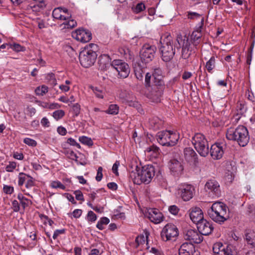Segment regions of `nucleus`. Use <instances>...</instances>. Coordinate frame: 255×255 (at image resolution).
Listing matches in <instances>:
<instances>
[{"label":"nucleus","mask_w":255,"mask_h":255,"mask_svg":"<svg viewBox=\"0 0 255 255\" xmlns=\"http://www.w3.org/2000/svg\"><path fill=\"white\" fill-rule=\"evenodd\" d=\"M129 72V67L127 63L120 60H115L113 61V73L117 74L119 78H127Z\"/></svg>","instance_id":"9d476101"},{"label":"nucleus","mask_w":255,"mask_h":255,"mask_svg":"<svg viewBox=\"0 0 255 255\" xmlns=\"http://www.w3.org/2000/svg\"><path fill=\"white\" fill-rule=\"evenodd\" d=\"M176 42L179 45V46H177V49H179L181 47L182 48V58L185 59L188 58L192 52L194 51V49L191 47V41L185 35H178L176 38Z\"/></svg>","instance_id":"1a4fd4ad"},{"label":"nucleus","mask_w":255,"mask_h":255,"mask_svg":"<svg viewBox=\"0 0 255 255\" xmlns=\"http://www.w3.org/2000/svg\"><path fill=\"white\" fill-rule=\"evenodd\" d=\"M215 66V58L214 56H212L209 61L206 62V67L209 72L214 68Z\"/></svg>","instance_id":"c9c22d12"},{"label":"nucleus","mask_w":255,"mask_h":255,"mask_svg":"<svg viewBox=\"0 0 255 255\" xmlns=\"http://www.w3.org/2000/svg\"><path fill=\"white\" fill-rule=\"evenodd\" d=\"M72 36L77 41L86 43L92 39V33L89 30L80 28L72 32Z\"/></svg>","instance_id":"4468645a"},{"label":"nucleus","mask_w":255,"mask_h":255,"mask_svg":"<svg viewBox=\"0 0 255 255\" xmlns=\"http://www.w3.org/2000/svg\"><path fill=\"white\" fill-rule=\"evenodd\" d=\"M245 239L248 245L252 248H255V232L248 230L245 234Z\"/></svg>","instance_id":"cd10ccee"},{"label":"nucleus","mask_w":255,"mask_h":255,"mask_svg":"<svg viewBox=\"0 0 255 255\" xmlns=\"http://www.w3.org/2000/svg\"><path fill=\"white\" fill-rule=\"evenodd\" d=\"M65 233V229L61 230H56L54 231V234L53 235V239L55 240L57 238V237L61 234H64Z\"/></svg>","instance_id":"0e129e2a"},{"label":"nucleus","mask_w":255,"mask_h":255,"mask_svg":"<svg viewBox=\"0 0 255 255\" xmlns=\"http://www.w3.org/2000/svg\"><path fill=\"white\" fill-rule=\"evenodd\" d=\"M48 88L47 86L42 85L41 87H37L35 90V92L37 95L43 96L48 92Z\"/></svg>","instance_id":"58836bf2"},{"label":"nucleus","mask_w":255,"mask_h":255,"mask_svg":"<svg viewBox=\"0 0 255 255\" xmlns=\"http://www.w3.org/2000/svg\"><path fill=\"white\" fill-rule=\"evenodd\" d=\"M135 75L136 77V78L139 80H141L142 79L143 77V72L142 70L140 69H136L134 71Z\"/></svg>","instance_id":"680f3d73"},{"label":"nucleus","mask_w":255,"mask_h":255,"mask_svg":"<svg viewBox=\"0 0 255 255\" xmlns=\"http://www.w3.org/2000/svg\"><path fill=\"white\" fill-rule=\"evenodd\" d=\"M224 145L216 143L213 144L210 148V155L214 159L221 158L224 154Z\"/></svg>","instance_id":"aec40b11"},{"label":"nucleus","mask_w":255,"mask_h":255,"mask_svg":"<svg viewBox=\"0 0 255 255\" xmlns=\"http://www.w3.org/2000/svg\"><path fill=\"white\" fill-rule=\"evenodd\" d=\"M3 190L4 193L6 194H11L14 191V188L12 186L10 185H4Z\"/></svg>","instance_id":"3c124183"},{"label":"nucleus","mask_w":255,"mask_h":255,"mask_svg":"<svg viewBox=\"0 0 255 255\" xmlns=\"http://www.w3.org/2000/svg\"><path fill=\"white\" fill-rule=\"evenodd\" d=\"M66 16H69V17L66 20H64V22L62 23L64 25L65 28H72L77 25L76 21L73 19H71V15L70 14H68Z\"/></svg>","instance_id":"2f4dec72"},{"label":"nucleus","mask_w":255,"mask_h":255,"mask_svg":"<svg viewBox=\"0 0 255 255\" xmlns=\"http://www.w3.org/2000/svg\"><path fill=\"white\" fill-rule=\"evenodd\" d=\"M160 43L161 46L160 50L162 59L164 61L168 62L173 58L176 52L175 48L177 46L175 45L172 36L168 33L161 36Z\"/></svg>","instance_id":"7ed1b4c3"},{"label":"nucleus","mask_w":255,"mask_h":255,"mask_svg":"<svg viewBox=\"0 0 255 255\" xmlns=\"http://www.w3.org/2000/svg\"><path fill=\"white\" fill-rule=\"evenodd\" d=\"M178 193L184 201H187L192 198L195 193V189L190 184H184L180 186Z\"/></svg>","instance_id":"dca6fc26"},{"label":"nucleus","mask_w":255,"mask_h":255,"mask_svg":"<svg viewBox=\"0 0 255 255\" xmlns=\"http://www.w3.org/2000/svg\"><path fill=\"white\" fill-rule=\"evenodd\" d=\"M72 111L74 113L76 116H77L80 112V106L78 104L76 103L73 105Z\"/></svg>","instance_id":"13d9d810"},{"label":"nucleus","mask_w":255,"mask_h":255,"mask_svg":"<svg viewBox=\"0 0 255 255\" xmlns=\"http://www.w3.org/2000/svg\"><path fill=\"white\" fill-rule=\"evenodd\" d=\"M146 216L151 222L156 224L161 223L163 219L162 214L155 208L149 209L146 213Z\"/></svg>","instance_id":"6ab92c4d"},{"label":"nucleus","mask_w":255,"mask_h":255,"mask_svg":"<svg viewBox=\"0 0 255 255\" xmlns=\"http://www.w3.org/2000/svg\"><path fill=\"white\" fill-rule=\"evenodd\" d=\"M148 235L146 233L145 236L144 235H140L138 236L135 239V242L137 244V246L140 245H143L145 244L146 249H148L149 247L148 246Z\"/></svg>","instance_id":"c756f323"},{"label":"nucleus","mask_w":255,"mask_h":255,"mask_svg":"<svg viewBox=\"0 0 255 255\" xmlns=\"http://www.w3.org/2000/svg\"><path fill=\"white\" fill-rule=\"evenodd\" d=\"M87 219L89 222H95L97 219V216L93 211H90L88 213Z\"/></svg>","instance_id":"09e8293b"},{"label":"nucleus","mask_w":255,"mask_h":255,"mask_svg":"<svg viewBox=\"0 0 255 255\" xmlns=\"http://www.w3.org/2000/svg\"><path fill=\"white\" fill-rule=\"evenodd\" d=\"M171 173L175 177H178L183 173V166L182 163L176 159H171L169 164Z\"/></svg>","instance_id":"a211bd4d"},{"label":"nucleus","mask_w":255,"mask_h":255,"mask_svg":"<svg viewBox=\"0 0 255 255\" xmlns=\"http://www.w3.org/2000/svg\"><path fill=\"white\" fill-rule=\"evenodd\" d=\"M131 169L129 170V178L137 185L142 183H149L155 175L154 168L152 165H145L140 170L135 164L131 166Z\"/></svg>","instance_id":"f257e3e1"},{"label":"nucleus","mask_w":255,"mask_h":255,"mask_svg":"<svg viewBox=\"0 0 255 255\" xmlns=\"http://www.w3.org/2000/svg\"><path fill=\"white\" fill-rule=\"evenodd\" d=\"M98 64L101 70L105 71L112 65L111 58L109 54H102L99 58Z\"/></svg>","instance_id":"5701e85b"},{"label":"nucleus","mask_w":255,"mask_h":255,"mask_svg":"<svg viewBox=\"0 0 255 255\" xmlns=\"http://www.w3.org/2000/svg\"><path fill=\"white\" fill-rule=\"evenodd\" d=\"M184 239L190 241V243L199 244L203 240V237L198 231L196 230H188L184 234Z\"/></svg>","instance_id":"f3484780"},{"label":"nucleus","mask_w":255,"mask_h":255,"mask_svg":"<svg viewBox=\"0 0 255 255\" xmlns=\"http://www.w3.org/2000/svg\"><path fill=\"white\" fill-rule=\"evenodd\" d=\"M179 234L176 226L172 224H168L162 229L160 235L163 241H175Z\"/></svg>","instance_id":"9b49d317"},{"label":"nucleus","mask_w":255,"mask_h":255,"mask_svg":"<svg viewBox=\"0 0 255 255\" xmlns=\"http://www.w3.org/2000/svg\"><path fill=\"white\" fill-rule=\"evenodd\" d=\"M16 163L15 162H9L8 165L5 167V170L7 172H12L16 168Z\"/></svg>","instance_id":"8fccbe9b"},{"label":"nucleus","mask_w":255,"mask_h":255,"mask_svg":"<svg viewBox=\"0 0 255 255\" xmlns=\"http://www.w3.org/2000/svg\"><path fill=\"white\" fill-rule=\"evenodd\" d=\"M164 88L163 80L153 82L151 86L146 88V96L153 102L157 103L160 100Z\"/></svg>","instance_id":"423d86ee"},{"label":"nucleus","mask_w":255,"mask_h":255,"mask_svg":"<svg viewBox=\"0 0 255 255\" xmlns=\"http://www.w3.org/2000/svg\"><path fill=\"white\" fill-rule=\"evenodd\" d=\"M74 194L75 195L76 199L79 201L84 200V196L82 192L80 190H76L74 191Z\"/></svg>","instance_id":"5fc2aeb1"},{"label":"nucleus","mask_w":255,"mask_h":255,"mask_svg":"<svg viewBox=\"0 0 255 255\" xmlns=\"http://www.w3.org/2000/svg\"><path fill=\"white\" fill-rule=\"evenodd\" d=\"M31 201L30 200L27 199L26 198L25 199H24L23 200L20 202V204H21L23 210H24V209L26 207H28L29 205L31 204Z\"/></svg>","instance_id":"bf43d9fd"},{"label":"nucleus","mask_w":255,"mask_h":255,"mask_svg":"<svg viewBox=\"0 0 255 255\" xmlns=\"http://www.w3.org/2000/svg\"><path fill=\"white\" fill-rule=\"evenodd\" d=\"M91 88L97 98L101 99H103L104 98L105 92L103 90L99 88L98 87L93 86H91Z\"/></svg>","instance_id":"f704fd0d"},{"label":"nucleus","mask_w":255,"mask_h":255,"mask_svg":"<svg viewBox=\"0 0 255 255\" xmlns=\"http://www.w3.org/2000/svg\"><path fill=\"white\" fill-rule=\"evenodd\" d=\"M126 218L125 214L121 211L114 210L113 213V220L121 219L124 220Z\"/></svg>","instance_id":"ea45409f"},{"label":"nucleus","mask_w":255,"mask_h":255,"mask_svg":"<svg viewBox=\"0 0 255 255\" xmlns=\"http://www.w3.org/2000/svg\"><path fill=\"white\" fill-rule=\"evenodd\" d=\"M235 170V169H228V172L225 175L226 179L228 182H231L233 180V172Z\"/></svg>","instance_id":"49530a36"},{"label":"nucleus","mask_w":255,"mask_h":255,"mask_svg":"<svg viewBox=\"0 0 255 255\" xmlns=\"http://www.w3.org/2000/svg\"><path fill=\"white\" fill-rule=\"evenodd\" d=\"M190 218L192 222L197 225L204 220L203 212L199 207L192 208L190 213Z\"/></svg>","instance_id":"393cba45"},{"label":"nucleus","mask_w":255,"mask_h":255,"mask_svg":"<svg viewBox=\"0 0 255 255\" xmlns=\"http://www.w3.org/2000/svg\"><path fill=\"white\" fill-rule=\"evenodd\" d=\"M158 142L163 146H172L177 143L179 135L170 130H163L156 135Z\"/></svg>","instance_id":"0eeeda50"},{"label":"nucleus","mask_w":255,"mask_h":255,"mask_svg":"<svg viewBox=\"0 0 255 255\" xmlns=\"http://www.w3.org/2000/svg\"><path fill=\"white\" fill-rule=\"evenodd\" d=\"M23 47L20 44L14 43L12 45V49L17 52L23 51Z\"/></svg>","instance_id":"338daca9"},{"label":"nucleus","mask_w":255,"mask_h":255,"mask_svg":"<svg viewBox=\"0 0 255 255\" xmlns=\"http://www.w3.org/2000/svg\"><path fill=\"white\" fill-rule=\"evenodd\" d=\"M64 115L65 112L62 110H57L53 113V117L56 120L62 118Z\"/></svg>","instance_id":"37998d69"},{"label":"nucleus","mask_w":255,"mask_h":255,"mask_svg":"<svg viewBox=\"0 0 255 255\" xmlns=\"http://www.w3.org/2000/svg\"><path fill=\"white\" fill-rule=\"evenodd\" d=\"M82 213V210L81 209H75L73 211L72 215L75 218H79Z\"/></svg>","instance_id":"69168bd1"},{"label":"nucleus","mask_w":255,"mask_h":255,"mask_svg":"<svg viewBox=\"0 0 255 255\" xmlns=\"http://www.w3.org/2000/svg\"><path fill=\"white\" fill-rule=\"evenodd\" d=\"M79 140L83 144L91 146L93 145V142L91 138H89L86 136H80L79 138Z\"/></svg>","instance_id":"a19ab883"},{"label":"nucleus","mask_w":255,"mask_h":255,"mask_svg":"<svg viewBox=\"0 0 255 255\" xmlns=\"http://www.w3.org/2000/svg\"><path fill=\"white\" fill-rule=\"evenodd\" d=\"M11 208L14 212H17L20 210V206L18 202L14 200L12 202Z\"/></svg>","instance_id":"864d4df0"},{"label":"nucleus","mask_w":255,"mask_h":255,"mask_svg":"<svg viewBox=\"0 0 255 255\" xmlns=\"http://www.w3.org/2000/svg\"><path fill=\"white\" fill-rule=\"evenodd\" d=\"M62 12V8L58 7L55 8L52 12V16L55 19H60V20H66L69 16H66V15H63L61 14Z\"/></svg>","instance_id":"7c9ffc66"},{"label":"nucleus","mask_w":255,"mask_h":255,"mask_svg":"<svg viewBox=\"0 0 255 255\" xmlns=\"http://www.w3.org/2000/svg\"><path fill=\"white\" fill-rule=\"evenodd\" d=\"M67 142L71 145L75 146L79 148H80V144L77 143L74 139L71 137L68 138Z\"/></svg>","instance_id":"e2e57ef3"},{"label":"nucleus","mask_w":255,"mask_h":255,"mask_svg":"<svg viewBox=\"0 0 255 255\" xmlns=\"http://www.w3.org/2000/svg\"><path fill=\"white\" fill-rule=\"evenodd\" d=\"M151 77V74L149 73H147L145 76V88L148 87L151 85L150 83V79Z\"/></svg>","instance_id":"6e6d98bb"},{"label":"nucleus","mask_w":255,"mask_h":255,"mask_svg":"<svg viewBox=\"0 0 255 255\" xmlns=\"http://www.w3.org/2000/svg\"><path fill=\"white\" fill-rule=\"evenodd\" d=\"M34 185L33 178L29 175L26 181L25 187L27 188H30Z\"/></svg>","instance_id":"603ef678"},{"label":"nucleus","mask_w":255,"mask_h":255,"mask_svg":"<svg viewBox=\"0 0 255 255\" xmlns=\"http://www.w3.org/2000/svg\"><path fill=\"white\" fill-rule=\"evenodd\" d=\"M192 76V73L191 72L184 71L182 75V78L183 80H186L191 78Z\"/></svg>","instance_id":"774afa93"},{"label":"nucleus","mask_w":255,"mask_h":255,"mask_svg":"<svg viewBox=\"0 0 255 255\" xmlns=\"http://www.w3.org/2000/svg\"><path fill=\"white\" fill-rule=\"evenodd\" d=\"M227 209L228 207L225 204L216 202L208 210L207 214L213 221L221 224L229 218Z\"/></svg>","instance_id":"20e7f679"},{"label":"nucleus","mask_w":255,"mask_h":255,"mask_svg":"<svg viewBox=\"0 0 255 255\" xmlns=\"http://www.w3.org/2000/svg\"><path fill=\"white\" fill-rule=\"evenodd\" d=\"M46 80H47V82H48L53 86H54L57 84V81L55 75L52 73H50L46 75Z\"/></svg>","instance_id":"e433bc0d"},{"label":"nucleus","mask_w":255,"mask_h":255,"mask_svg":"<svg viewBox=\"0 0 255 255\" xmlns=\"http://www.w3.org/2000/svg\"><path fill=\"white\" fill-rule=\"evenodd\" d=\"M97 44L90 43L80 53L79 61L83 67L89 68L94 65L97 58Z\"/></svg>","instance_id":"39448f33"},{"label":"nucleus","mask_w":255,"mask_h":255,"mask_svg":"<svg viewBox=\"0 0 255 255\" xmlns=\"http://www.w3.org/2000/svg\"><path fill=\"white\" fill-rule=\"evenodd\" d=\"M197 228L202 236L209 235L213 230L212 224L205 220L197 223Z\"/></svg>","instance_id":"4be33fe9"},{"label":"nucleus","mask_w":255,"mask_h":255,"mask_svg":"<svg viewBox=\"0 0 255 255\" xmlns=\"http://www.w3.org/2000/svg\"><path fill=\"white\" fill-rule=\"evenodd\" d=\"M23 142L32 147H35L37 145V142L35 140L28 137L25 138L23 139Z\"/></svg>","instance_id":"a18cd8bd"},{"label":"nucleus","mask_w":255,"mask_h":255,"mask_svg":"<svg viewBox=\"0 0 255 255\" xmlns=\"http://www.w3.org/2000/svg\"><path fill=\"white\" fill-rule=\"evenodd\" d=\"M168 210L173 215H177L179 212L178 208L175 205H172L169 207Z\"/></svg>","instance_id":"052dcab7"},{"label":"nucleus","mask_w":255,"mask_h":255,"mask_svg":"<svg viewBox=\"0 0 255 255\" xmlns=\"http://www.w3.org/2000/svg\"><path fill=\"white\" fill-rule=\"evenodd\" d=\"M127 102L129 106L135 108L139 113L142 114L143 110L141 108V105L138 102L127 101Z\"/></svg>","instance_id":"72a5a7b5"},{"label":"nucleus","mask_w":255,"mask_h":255,"mask_svg":"<svg viewBox=\"0 0 255 255\" xmlns=\"http://www.w3.org/2000/svg\"><path fill=\"white\" fill-rule=\"evenodd\" d=\"M163 125V122L158 117H155L149 119V127L154 130L159 129Z\"/></svg>","instance_id":"bb28decb"},{"label":"nucleus","mask_w":255,"mask_h":255,"mask_svg":"<svg viewBox=\"0 0 255 255\" xmlns=\"http://www.w3.org/2000/svg\"><path fill=\"white\" fill-rule=\"evenodd\" d=\"M232 248L231 245H223L218 242L213 245V251L214 255H237L236 252Z\"/></svg>","instance_id":"ddd939ff"},{"label":"nucleus","mask_w":255,"mask_h":255,"mask_svg":"<svg viewBox=\"0 0 255 255\" xmlns=\"http://www.w3.org/2000/svg\"><path fill=\"white\" fill-rule=\"evenodd\" d=\"M186 16L188 19L191 20H200V22L197 25V26H198L199 29H200L201 28L203 27L204 17L202 15L195 12L188 11L186 13Z\"/></svg>","instance_id":"a878e982"},{"label":"nucleus","mask_w":255,"mask_h":255,"mask_svg":"<svg viewBox=\"0 0 255 255\" xmlns=\"http://www.w3.org/2000/svg\"><path fill=\"white\" fill-rule=\"evenodd\" d=\"M205 189L213 197H219L221 194L220 185L215 179L208 180L205 184Z\"/></svg>","instance_id":"2eb2a0df"},{"label":"nucleus","mask_w":255,"mask_h":255,"mask_svg":"<svg viewBox=\"0 0 255 255\" xmlns=\"http://www.w3.org/2000/svg\"><path fill=\"white\" fill-rule=\"evenodd\" d=\"M132 11L135 13H138L145 9V6L142 2L137 3L134 7L131 8Z\"/></svg>","instance_id":"4c0bfd02"},{"label":"nucleus","mask_w":255,"mask_h":255,"mask_svg":"<svg viewBox=\"0 0 255 255\" xmlns=\"http://www.w3.org/2000/svg\"><path fill=\"white\" fill-rule=\"evenodd\" d=\"M152 75L154 77V81L156 82L162 80V71L160 68H156L154 69Z\"/></svg>","instance_id":"473e14b6"},{"label":"nucleus","mask_w":255,"mask_h":255,"mask_svg":"<svg viewBox=\"0 0 255 255\" xmlns=\"http://www.w3.org/2000/svg\"><path fill=\"white\" fill-rule=\"evenodd\" d=\"M156 47L148 44H144L140 51V57L141 61L145 63L152 61L154 57Z\"/></svg>","instance_id":"f8f14e48"},{"label":"nucleus","mask_w":255,"mask_h":255,"mask_svg":"<svg viewBox=\"0 0 255 255\" xmlns=\"http://www.w3.org/2000/svg\"><path fill=\"white\" fill-rule=\"evenodd\" d=\"M50 186L53 188H60L62 190H65L66 188V187L65 185L62 184L60 181H52L50 184Z\"/></svg>","instance_id":"c03bdc74"},{"label":"nucleus","mask_w":255,"mask_h":255,"mask_svg":"<svg viewBox=\"0 0 255 255\" xmlns=\"http://www.w3.org/2000/svg\"><path fill=\"white\" fill-rule=\"evenodd\" d=\"M103 168L101 166L99 167L97 170V175L96 176V180L97 181H100L103 178Z\"/></svg>","instance_id":"4d7b16f0"},{"label":"nucleus","mask_w":255,"mask_h":255,"mask_svg":"<svg viewBox=\"0 0 255 255\" xmlns=\"http://www.w3.org/2000/svg\"><path fill=\"white\" fill-rule=\"evenodd\" d=\"M203 27L199 29L198 26H196V29L192 33L191 38L194 41V47L200 42V39L202 36L201 31Z\"/></svg>","instance_id":"c85d7f7f"},{"label":"nucleus","mask_w":255,"mask_h":255,"mask_svg":"<svg viewBox=\"0 0 255 255\" xmlns=\"http://www.w3.org/2000/svg\"><path fill=\"white\" fill-rule=\"evenodd\" d=\"M29 175L24 173L21 172L18 175V184L19 186H22L24 183L26 181Z\"/></svg>","instance_id":"79ce46f5"},{"label":"nucleus","mask_w":255,"mask_h":255,"mask_svg":"<svg viewBox=\"0 0 255 255\" xmlns=\"http://www.w3.org/2000/svg\"><path fill=\"white\" fill-rule=\"evenodd\" d=\"M192 143L199 154L206 157L209 153V145L205 136L197 133L192 138Z\"/></svg>","instance_id":"6e6552de"},{"label":"nucleus","mask_w":255,"mask_h":255,"mask_svg":"<svg viewBox=\"0 0 255 255\" xmlns=\"http://www.w3.org/2000/svg\"><path fill=\"white\" fill-rule=\"evenodd\" d=\"M183 152L184 157L186 161L195 165L198 163V155L192 148H185Z\"/></svg>","instance_id":"412c9836"},{"label":"nucleus","mask_w":255,"mask_h":255,"mask_svg":"<svg viewBox=\"0 0 255 255\" xmlns=\"http://www.w3.org/2000/svg\"><path fill=\"white\" fill-rule=\"evenodd\" d=\"M121 166L120 162L119 161L117 160L114 164L113 165L112 170L113 173L115 174L116 176H118L119 175V173L118 172V168Z\"/></svg>","instance_id":"de8ad7c7"},{"label":"nucleus","mask_w":255,"mask_h":255,"mask_svg":"<svg viewBox=\"0 0 255 255\" xmlns=\"http://www.w3.org/2000/svg\"><path fill=\"white\" fill-rule=\"evenodd\" d=\"M195 253V248L192 243H184L179 249V255H193Z\"/></svg>","instance_id":"b1692460"},{"label":"nucleus","mask_w":255,"mask_h":255,"mask_svg":"<svg viewBox=\"0 0 255 255\" xmlns=\"http://www.w3.org/2000/svg\"><path fill=\"white\" fill-rule=\"evenodd\" d=\"M228 139L236 141L241 146H245L249 142L250 136L246 127L240 125L236 128L231 127L226 132Z\"/></svg>","instance_id":"f03ea898"}]
</instances>
